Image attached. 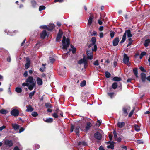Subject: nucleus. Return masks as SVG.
<instances>
[{
	"label": "nucleus",
	"mask_w": 150,
	"mask_h": 150,
	"mask_svg": "<svg viewBox=\"0 0 150 150\" xmlns=\"http://www.w3.org/2000/svg\"><path fill=\"white\" fill-rule=\"evenodd\" d=\"M62 42L63 44L62 48L64 49H67L68 47L70 45V41L69 39L68 38L66 39L65 36H63Z\"/></svg>",
	"instance_id": "obj_1"
},
{
	"label": "nucleus",
	"mask_w": 150,
	"mask_h": 150,
	"mask_svg": "<svg viewBox=\"0 0 150 150\" xmlns=\"http://www.w3.org/2000/svg\"><path fill=\"white\" fill-rule=\"evenodd\" d=\"M127 37L128 38H130L132 36L131 33V31L130 29L126 30L124 33L122 40L120 41V43L121 44L123 43L126 40V39L127 33Z\"/></svg>",
	"instance_id": "obj_2"
},
{
	"label": "nucleus",
	"mask_w": 150,
	"mask_h": 150,
	"mask_svg": "<svg viewBox=\"0 0 150 150\" xmlns=\"http://www.w3.org/2000/svg\"><path fill=\"white\" fill-rule=\"evenodd\" d=\"M123 63L128 66H130L131 63L129 61V57L125 53L123 55Z\"/></svg>",
	"instance_id": "obj_3"
},
{
	"label": "nucleus",
	"mask_w": 150,
	"mask_h": 150,
	"mask_svg": "<svg viewBox=\"0 0 150 150\" xmlns=\"http://www.w3.org/2000/svg\"><path fill=\"white\" fill-rule=\"evenodd\" d=\"M130 107L128 106H124L122 108V111L124 114V116L126 117L127 116L128 112L130 111Z\"/></svg>",
	"instance_id": "obj_4"
},
{
	"label": "nucleus",
	"mask_w": 150,
	"mask_h": 150,
	"mask_svg": "<svg viewBox=\"0 0 150 150\" xmlns=\"http://www.w3.org/2000/svg\"><path fill=\"white\" fill-rule=\"evenodd\" d=\"M86 53L87 56V58L88 59L91 60L93 57V54L91 50H87Z\"/></svg>",
	"instance_id": "obj_5"
},
{
	"label": "nucleus",
	"mask_w": 150,
	"mask_h": 150,
	"mask_svg": "<svg viewBox=\"0 0 150 150\" xmlns=\"http://www.w3.org/2000/svg\"><path fill=\"white\" fill-rule=\"evenodd\" d=\"M11 114L14 117H16L19 114V110L17 109L12 108V110L11 112Z\"/></svg>",
	"instance_id": "obj_6"
},
{
	"label": "nucleus",
	"mask_w": 150,
	"mask_h": 150,
	"mask_svg": "<svg viewBox=\"0 0 150 150\" xmlns=\"http://www.w3.org/2000/svg\"><path fill=\"white\" fill-rule=\"evenodd\" d=\"M25 82L29 83L32 84L34 83H36L35 80L32 76H29L26 79Z\"/></svg>",
	"instance_id": "obj_7"
},
{
	"label": "nucleus",
	"mask_w": 150,
	"mask_h": 150,
	"mask_svg": "<svg viewBox=\"0 0 150 150\" xmlns=\"http://www.w3.org/2000/svg\"><path fill=\"white\" fill-rule=\"evenodd\" d=\"M94 137L96 139L101 140L102 139V135L99 132H96L94 134Z\"/></svg>",
	"instance_id": "obj_8"
},
{
	"label": "nucleus",
	"mask_w": 150,
	"mask_h": 150,
	"mask_svg": "<svg viewBox=\"0 0 150 150\" xmlns=\"http://www.w3.org/2000/svg\"><path fill=\"white\" fill-rule=\"evenodd\" d=\"M4 144L10 147L13 146V143L12 140L6 139L4 142Z\"/></svg>",
	"instance_id": "obj_9"
},
{
	"label": "nucleus",
	"mask_w": 150,
	"mask_h": 150,
	"mask_svg": "<svg viewBox=\"0 0 150 150\" xmlns=\"http://www.w3.org/2000/svg\"><path fill=\"white\" fill-rule=\"evenodd\" d=\"M119 42V38L118 37H116L113 40L112 44L113 46H117Z\"/></svg>",
	"instance_id": "obj_10"
},
{
	"label": "nucleus",
	"mask_w": 150,
	"mask_h": 150,
	"mask_svg": "<svg viewBox=\"0 0 150 150\" xmlns=\"http://www.w3.org/2000/svg\"><path fill=\"white\" fill-rule=\"evenodd\" d=\"M30 2L31 5L33 8H36L38 4L35 0H30Z\"/></svg>",
	"instance_id": "obj_11"
},
{
	"label": "nucleus",
	"mask_w": 150,
	"mask_h": 150,
	"mask_svg": "<svg viewBox=\"0 0 150 150\" xmlns=\"http://www.w3.org/2000/svg\"><path fill=\"white\" fill-rule=\"evenodd\" d=\"M12 126L15 131H17L18 130L20 127L19 125L16 123L12 124Z\"/></svg>",
	"instance_id": "obj_12"
},
{
	"label": "nucleus",
	"mask_w": 150,
	"mask_h": 150,
	"mask_svg": "<svg viewBox=\"0 0 150 150\" xmlns=\"http://www.w3.org/2000/svg\"><path fill=\"white\" fill-rule=\"evenodd\" d=\"M141 77L143 82H144L145 81V80L146 79V75L144 73H142L141 74Z\"/></svg>",
	"instance_id": "obj_13"
},
{
	"label": "nucleus",
	"mask_w": 150,
	"mask_h": 150,
	"mask_svg": "<svg viewBox=\"0 0 150 150\" xmlns=\"http://www.w3.org/2000/svg\"><path fill=\"white\" fill-rule=\"evenodd\" d=\"M46 31L44 30H43L40 34V37L41 38L44 39L47 35Z\"/></svg>",
	"instance_id": "obj_14"
},
{
	"label": "nucleus",
	"mask_w": 150,
	"mask_h": 150,
	"mask_svg": "<svg viewBox=\"0 0 150 150\" xmlns=\"http://www.w3.org/2000/svg\"><path fill=\"white\" fill-rule=\"evenodd\" d=\"M48 31H52L55 28V26L54 24H51L48 25Z\"/></svg>",
	"instance_id": "obj_15"
},
{
	"label": "nucleus",
	"mask_w": 150,
	"mask_h": 150,
	"mask_svg": "<svg viewBox=\"0 0 150 150\" xmlns=\"http://www.w3.org/2000/svg\"><path fill=\"white\" fill-rule=\"evenodd\" d=\"M27 62L25 65V69H28L30 66V61L29 58L26 59Z\"/></svg>",
	"instance_id": "obj_16"
},
{
	"label": "nucleus",
	"mask_w": 150,
	"mask_h": 150,
	"mask_svg": "<svg viewBox=\"0 0 150 150\" xmlns=\"http://www.w3.org/2000/svg\"><path fill=\"white\" fill-rule=\"evenodd\" d=\"M79 125L80 126V129L81 131H83L84 130V128L85 127V123L82 122H80L79 123Z\"/></svg>",
	"instance_id": "obj_17"
},
{
	"label": "nucleus",
	"mask_w": 150,
	"mask_h": 150,
	"mask_svg": "<svg viewBox=\"0 0 150 150\" xmlns=\"http://www.w3.org/2000/svg\"><path fill=\"white\" fill-rule=\"evenodd\" d=\"M91 16L88 20V25L89 26L91 25L93 19L94 18L93 16L91 13H90Z\"/></svg>",
	"instance_id": "obj_18"
},
{
	"label": "nucleus",
	"mask_w": 150,
	"mask_h": 150,
	"mask_svg": "<svg viewBox=\"0 0 150 150\" xmlns=\"http://www.w3.org/2000/svg\"><path fill=\"white\" fill-rule=\"evenodd\" d=\"M125 125V123L123 122H118L117 124V126L120 128H121Z\"/></svg>",
	"instance_id": "obj_19"
},
{
	"label": "nucleus",
	"mask_w": 150,
	"mask_h": 150,
	"mask_svg": "<svg viewBox=\"0 0 150 150\" xmlns=\"http://www.w3.org/2000/svg\"><path fill=\"white\" fill-rule=\"evenodd\" d=\"M91 126L92 124L90 122H87L86 124V125L85 127L84 130L86 131H88Z\"/></svg>",
	"instance_id": "obj_20"
},
{
	"label": "nucleus",
	"mask_w": 150,
	"mask_h": 150,
	"mask_svg": "<svg viewBox=\"0 0 150 150\" xmlns=\"http://www.w3.org/2000/svg\"><path fill=\"white\" fill-rule=\"evenodd\" d=\"M36 83H35L31 84L30 85L29 84V86H28V89L30 91L32 90L36 86Z\"/></svg>",
	"instance_id": "obj_21"
},
{
	"label": "nucleus",
	"mask_w": 150,
	"mask_h": 150,
	"mask_svg": "<svg viewBox=\"0 0 150 150\" xmlns=\"http://www.w3.org/2000/svg\"><path fill=\"white\" fill-rule=\"evenodd\" d=\"M43 120L44 122L47 123H52L53 120V119L51 118H47L46 119L43 118Z\"/></svg>",
	"instance_id": "obj_22"
},
{
	"label": "nucleus",
	"mask_w": 150,
	"mask_h": 150,
	"mask_svg": "<svg viewBox=\"0 0 150 150\" xmlns=\"http://www.w3.org/2000/svg\"><path fill=\"white\" fill-rule=\"evenodd\" d=\"M75 130L74 132L76 133L77 135H78L79 133V129H80V127L79 126H77L75 127Z\"/></svg>",
	"instance_id": "obj_23"
},
{
	"label": "nucleus",
	"mask_w": 150,
	"mask_h": 150,
	"mask_svg": "<svg viewBox=\"0 0 150 150\" xmlns=\"http://www.w3.org/2000/svg\"><path fill=\"white\" fill-rule=\"evenodd\" d=\"M36 81L37 84L38 85L40 86L42 84V79L41 78L39 77H38Z\"/></svg>",
	"instance_id": "obj_24"
},
{
	"label": "nucleus",
	"mask_w": 150,
	"mask_h": 150,
	"mask_svg": "<svg viewBox=\"0 0 150 150\" xmlns=\"http://www.w3.org/2000/svg\"><path fill=\"white\" fill-rule=\"evenodd\" d=\"M27 109L26 110V111L27 112H32L33 110L34 109L32 107L31 105H29L28 106H27Z\"/></svg>",
	"instance_id": "obj_25"
},
{
	"label": "nucleus",
	"mask_w": 150,
	"mask_h": 150,
	"mask_svg": "<svg viewBox=\"0 0 150 150\" xmlns=\"http://www.w3.org/2000/svg\"><path fill=\"white\" fill-rule=\"evenodd\" d=\"M115 142H112L111 143H110V145L107 146V148L108 149H113L114 147V144Z\"/></svg>",
	"instance_id": "obj_26"
},
{
	"label": "nucleus",
	"mask_w": 150,
	"mask_h": 150,
	"mask_svg": "<svg viewBox=\"0 0 150 150\" xmlns=\"http://www.w3.org/2000/svg\"><path fill=\"white\" fill-rule=\"evenodd\" d=\"M55 112L57 113L58 114H59L61 117H63V112L60 110L58 108H57L55 110Z\"/></svg>",
	"instance_id": "obj_27"
},
{
	"label": "nucleus",
	"mask_w": 150,
	"mask_h": 150,
	"mask_svg": "<svg viewBox=\"0 0 150 150\" xmlns=\"http://www.w3.org/2000/svg\"><path fill=\"white\" fill-rule=\"evenodd\" d=\"M150 42V39H147L146 40L144 44V45L146 47H147L149 45V43Z\"/></svg>",
	"instance_id": "obj_28"
},
{
	"label": "nucleus",
	"mask_w": 150,
	"mask_h": 150,
	"mask_svg": "<svg viewBox=\"0 0 150 150\" xmlns=\"http://www.w3.org/2000/svg\"><path fill=\"white\" fill-rule=\"evenodd\" d=\"M133 73L137 78L138 77V71L137 68H134L133 69Z\"/></svg>",
	"instance_id": "obj_29"
},
{
	"label": "nucleus",
	"mask_w": 150,
	"mask_h": 150,
	"mask_svg": "<svg viewBox=\"0 0 150 150\" xmlns=\"http://www.w3.org/2000/svg\"><path fill=\"white\" fill-rule=\"evenodd\" d=\"M112 80L114 81H120L122 80V79L121 77H115L113 78Z\"/></svg>",
	"instance_id": "obj_30"
},
{
	"label": "nucleus",
	"mask_w": 150,
	"mask_h": 150,
	"mask_svg": "<svg viewBox=\"0 0 150 150\" xmlns=\"http://www.w3.org/2000/svg\"><path fill=\"white\" fill-rule=\"evenodd\" d=\"M134 127L135 131L138 132L140 130V127L137 125L134 124Z\"/></svg>",
	"instance_id": "obj_31"
},
{
	"label": "nucleus",
	"mask_w": 150,
	"mask_h": 150,
	"mask_svg": "<svg viewBox=\"0 0 150 150\" xmlns=\"http://www.w3.org/2000/svg\"><path fill=\"white\" fill-rule=\"evenodd\" d=\"M91 42H92L93 45L96 44V38L95 37H93L91 38Z\"/></svg>",
	"instance_id": "obj_32"
},
{
	"label": "nucleus",
	"mask_w": 150,
	"mask_h": 150,
	"mask_svg": "<svg viewBox=\"0 0 150 150\" xmlns=\"http://www.w3.org/2000/svg\"><path fill=\"white\" fill-rule=\"evenodd\" d=\"M15 91L18 93H21L22 91V89L20 87H17L15 88Z\"/></svg>",
	"instance_id": "obj_33"
},
{
	"label": "nucleus",
	"mask_w": 150,
	"mask_h": 150,
	"mask_svg": "<svg viewBox=\"0 0 150 150\" xmlns=\"http://www.w3.org/2000/svg\"><path fill=\"white\" fill-rule=\"evenodd\" d=\"M112 87L113 89H115L117 87V83L116 82H114L113 83L112 85Z\"/></svg>",
	"instance_id": "obj_34"
},
{
	"label": "nucleus",
	"mask_w": 150,
	"mask_h": 150,
	"mask_svg": "<svg viewBox=\"0 0 150 150\" xmlns=\"http://www.w3.org/2000/svg\"><path fill=\"white\" fill-rule=\"evenodd\" d=\"M63 34V32L62 30L61 29H60L59 30L57 36L62 38Z\"/></svg>",
	"instance_id": "obj_35"
},
{
	"label": "nucleus",
	"mask_w": 150,
	"mask_h": 150,
	"mask_svg": "<svg viewBox=\"0 0 150 150\" xmlns=\"http://www.w3.org/2000/svg\"><path fill=\"white\" fill-rule=\"evenodd\" d=\"M105 76L106 78H108L110 77L111 74L109 72L106 71L105 72Z\"/></svg>",
	"instance_id": "obj_36"
},
{
	"label": "nucleus",
	"mask_w": 150,
	"mask_h": 150,
	"mask_svg": "<svg viewBox=\"0 0 150 150\" xmlns=\"http://www.w3.org/2000/svg\"><path fill=\"white\" fill-rule=\"evenodd\" d=\"M7 113V111L4 109H1L0 110V113L3 114H6Z\"/></svg>",
	"instance_id": "obj_37"
},
{
	"label": "nucleus",
	"mask_w": 150,
	"mask_h": 150,
	"mask_svg": "<svg viewBox=\"0 0 150 150\" xmlns=\"http://www.w3.org/2000/svg\"><path fill=\"white\" fill-rule=\"evenodd\" d=\"M46 8V7L43 5H41L39 6V11H41L42 10H44Z\"/></svg>",
	"instance_id": "obj_38"
},
{
	"label": "nucleus",
	"mask_w": 150,
	"mask_h": 150,
	"mask_svg": "<svg viewBox=\"0 0 150 150\" xmlns=\"http://www.w3.org/2000/svg\"><path fill=\"white\" fill-rule=\"evenodd\" d=\"M84 67L85 68H86L88 66V62L86 59H85L84 62H83Z\"/></svg>",
	"instance_id": "obj_39"
},
{
	"label": "nucleus",
	"mask_w": 150,
	"mask_h": 150,
	"mask_svg": "<svg viewBox=\"0 0 150 150\" xmlns=\"http://www.w3.org/2000/svg\"><path fill=\"white\" fill-rule=\"evenodd\" d=\"M86 84V82L85 80L83 81L80 83V86L81 87L84 86Z\"/></svg>",
	"instance_id": "obj_40"
},
{
	"label": "nucleus",
	"mask_w": 150,
	"mask_h": 150,
	"mask_svg": "<svg viewBox=\"0 0 150 150\" xmlns=\"http://www.w3.org/2000/svg\"><path fill=\"white\" fill-rule=\"evenodd\" d=\"M128 40L129 41V43L127 45V46H130L131 45V44L133 41V40H132V39L131 38H129L128 39Z\"/></svg>",
	"instance_id": "obj_41"
},
{
	"label": "nucleus",
	"mask_w": 150,
	"mask_h": 150,
	"mask_svg": "<svg viewBox=\"0 0 150 150\" xmlns=\"http://www.w3.org/2000/svg\"><path fill=\"white\" fill-rule=\"evenodd\" d=\"M31 115L33 117H36L38 116L39 115L36 112L34 111L32 112Z\"/></svg>",
	"instance_id": "obj_42"
},
{
	"label": "nucleus",
	"mask_w": 150,
	"mask_h": 150,
	"mask_svg": "<svg viewBox=\"0 0 150 150\" xmlns=\"http://www.w3.org/2000/svg\"><path fill=\"white\" fill-rule=\"evenodd\" d=\"M45 106L47 108H51L52 106L50 103H46L45 104Z\"/></svg>",
	"instance_id": "obj_43"
},
{
	"label": "nucleus",
	"mask_w": 150,
	"mask_h": 150,
	"mask_svg": "<svg viewBox=\"0 0 150 150\" xmlns=\"http://www.w3.org/2000/svg\"><path fill=\"white\" fill-rule=\"evenodd\" d=\"M35 92V91H34L33 92H31L29 94V97L30 98H32V97L34 95Z\"/></svg>",
	"instance_id": "obj_44"
},
{
	"label": "nucleus",
	"mask_w": 150,
	"mask_h": 150,
	"mask_svg": "<svg viewBox=\"0 0 150 150\" xmlns=\"http://www.w3.org/2000/svg\"><path fill=\"white\" fill-rule=\"evenodd\" d=\"M110 37L111 38H112L114 36L115 34V32L114 31H110Z\"/></svg>",
	"instance_id": "obj_45"
},
{
	"label": "nucleus",
	"mask_w": 150,
	"mask_h": 150,
	"mask_svg": "<svg viewBox=\"0 0 150 150\" xmlns=\"http://www.w3.org/2000/svg\"><path fill=\"white\" fill-rule=\"evenodd\" d=\"M137 143L139 144H144V141L142 139H139L137 140Z\"/></svg>",
	"instance_id": "obj_46"
},
{
	"label": "nucleus",
	"mask_w": 150,
	"mask_h": 150,
	"mask_svg": "<svg viewBox=\"0 0 150 150\" xmlns=\"http://www.w3.org/2000/svg\"><path fill=\"white\" fill-rule=\"evenodd\" d=\"M107 94L111 98H112L113 97L114 93L113 92L108 93Z\"/></svg>",
	"instance_id": "obj_47"
},
{
	"label": "nucleus",
	"mask_w": 150,
	"mask_h": 150,
	"mask_svg": "<svg viewBox=\"0 0 150 150\" xmlns=\"http://www.w3.org/2000/svg\"><path fill=\"white\" fill-rule=\"evenodd\" d=\"M85 59L84 58H83V59H82L80 60H79L78 62V64H82L84 62Z\"/></svg>",
	"instance_id": "obj_48"
},
{
	"label": "nucleus",
	"mask_w": 150,
	"mask_h": 150,
	"mask_svg": "<svg viewBox=\"0 0 150 150\" xmlns=\"http://www.w3.org/2000/svg\"><path fill=\"white\" fill-rule=\"evenodd\" d=\"M57 114H58L55 112V113L52 114V115L55 118H57L58 117Z\"/></svg>",
	"instance_id": "obj_49"
},
{
	"label": "nucleus",
	"mask_w": 150,
	"mask_h": 150,
	"mask_svg": "<svg viewBox=\"0 0 150 150\" xmlns=\"http://www.w3.org/2000/svg\"><path fill=\"white\" fill-rule=\"evenodd\" d=\"M97 50V46L96 44L94 45L93 48L92 49V50L93 51L96 52Z\"/></svg>",
	"instance_id": "obj_50"
},
{
	"label": "nucleus",
	"mask_w": 150,
	"mask_h": 150,
	"mask_svg": "<svg viewBox=\"0 0 150 150\" xmlns=\"http://www.w3.org/2000/svg\"><path fill=\"white\" fill-rule=\"evenodd\" d=\"M93 65L95 66H98L99 65L98 61V60H96L93 62Z\"/></svg>",
	"instance_id": "obj_51"
},
{
	"label": "nucleus",
	"mask_w": 150,
	"mask_h": 150,
	"mask_svg": "<svg viewBox=\"0 0 150 150\" xmlns=\"http://www.w3.org/2000/svg\"><path fill=\"white\" fill-rule=\"evenodd\" d=\"M74 128H75V126L73 124H71V130H70L71 132H72L73 131Z\"/></svg>",
	"instance_id": "obj_52"
},
{
	"label": "nucleus",
	"mask_w": 150,
	"mask_h": 150,
	"mask_svg": "<svg viewBox=\"0 0 150 150\" xmlns=\"http://www.w3.org/2000/svg\"><path fill=\"white\" fill-rule=\"evenodd\" d=\"M139 69L140 70L142 71L145 72H146V70L142 66H141L139 67Z\"/></svg>",
	"instance_id": "obj_53"
},
{
	"label": "nucleus",
	"mask_w": 150,
	"mask_h": 150,
	"mask_svg": "<svg viewBox=\"0 0 150 150\" xmlns=\"http://www.w3.org/2000/svg\"><path fill=\"white\" fill-rule=\"evenodd\" d=\"M97 32L96 31H93L92 33L91 34V36H97Z\"/></svg>",
	"instance_id": "obj_54"
},
{
	"label": "nucleus",
	"mask_w": 150,
	"mask_h": 150,
	"mask_svg": "<svg viewBox=\"0 0 150 150\" xmlns=\"http://www.w3.org/2000/svg\"><path fill=\"white\" fill-rule=\"evenodd\" d=\"M134 111V110L133 109L130 112L128 115L129 117H130L132 116V114L133 113V112Z\"/></svg>",
	"instance_id": "obj_55"
},
{
	"label": "nucleus",
	"mask_w": 150,
	"mask_h": 150,
	"mask_svg": "<svg viewBox=\"0 0 150 150\" xmlns=\"http://www.w3.org/2000/svg\"><path fill=\"white\" fill-rule=\"evenodd\" d=\"M22 85L23 86H29V83H25L24 82L22 84Z\"/></svg>",
	"instance_id": "obj_56"
},
{
	"label": "nucleus",
	"mask_w": 150,
	"mask_h": 150,
	"mask_svg": "<svg viewBox=\"0 0 150 150\" xmlns=\"http://www.w3.org/2000/svg\"><path fill=\"white\" fill-rule=\"evenodd\" d=\"M61 38V37L57 36L56 38V41L57 42H59Z\"/></svg>",
	"instance_id": "obj_57"
},
{
	"label": "nucleus",
	"mask_w": 150,
	"mask_h": 150,
	"mask_svg": "<svg viewBox=\"0 0 150 150\" xmlns=\"http://www.w3.org/2000/svg\"><path fill=\"white\" fill-rule=\"evenodd\" d=\"M113 133L114 134V137L116 138L117 137V135L115 130H114L113 132Z\"/></svg>",
	"instance_id": "obj_58"
},
{
	"label": "nucleus",
	"mask_w": 150,
	"mask_h": 150,
	"mask_svg": "<svg viewBox=\"0 0 150 150\" xmlns=\"http://www.w3.org/2000/svg\"><path fill=\"white\" fill-rule=\"evenodd\" d=\"M101 122H100V120H98L97 121V123H96V125L100 126L101 125Z\"/></svg>",
	"instance_id": "obj_59"
},
{
	"label": "nucleus",
	"mask_w": 150,
	"mask_h": 150,
	"mask_svg": "<svg viewBox=\"0 0 150 150\" xmlns=\"http://www.w3.org/2000/svg\"><path fill=\"white\" fill-rule=\"evenodd\" d=\"M41 28L43 29H46L48 30V26L46 25H44L42 26Z\"/></svg>",
	"instance_id": "obj_60"
},
{
	"label": "nucleus",
	"mask_w": 150,
	"mask_h": 150,
	"mask_svg": "<svg viewBox=\"0 0 150 150\" xmlns=\"http://www.w3.org/2000/svg\"><path fill=\"white\" fill-rule=\"evenodd\" d=\"M28 76V71H25L24 73L23 74V76L25 77H27Z\"/></svg>",
	"instance_id": "obj_61"
},
{
	"label": "nucleus",
	"mask_w": 150,
	"mask_h": 150,
	"mask_svg": "<svg viewBox=\"0 0 150 150\" xmlns=\"http://www.w3.org/2000/svg\"><path fill=\"white\" fill-rule=\"evenodd\" d=\"M76 49L75 47H74L72 49V53L73 54H75L76 52Z\"/></svg>",
	"instance_id": "obj_62"
},
{
	"label": "nucleus",
	"mask_w": 150,
	"mask_h": 150,
	"mask_svg": "<svg viewBox=\"0 0 150 150\" xmlns=\"http://www.w3.org/2000/svg\"><path fill=\"white\" fill-rule=\"evenodd\" d=\"M6 126L5 125H3L2 126L0 127V131H1L3 130L4 129L6 128Z\"/></svg>",
	"instance_id": "obj_63"
},
{
	"label": "nucleus",
	"mask_w": 150,
	"mask_h": 150,
	"mask_svg": "<svg viewBox=\"0 0 150 150\" xmlns=\"http://www.w3.org/2000/svg\"><path fill=\"white\" fill-rule=\"evenodd\" d=\"M99 150H105L103 147L102 146H100L99 148Z\"/></svg>",
	"instance_id": "obj_64"
}]
</instances>
